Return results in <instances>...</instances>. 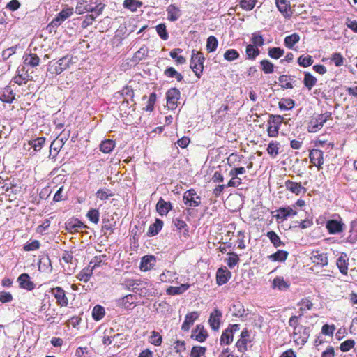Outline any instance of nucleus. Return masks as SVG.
I'll return each mask as SVG.
<instances>
[{"mask_svg": "<svg viewBox=\"0 0 357 357\" xmlns=\"http://www.w3.org/2000/svg\"><path fill=\"white\" fill-rule=\"evenodd\" d=\"M137 298V296L134 294H128L123 296L121 299V305L125 308H130V307L134 304L135 300Z\"/></svg>", "mask_w": 357, "mask_h": 357, "instance_id": "nucleus-56", "label": "nucleus"}, {"mask_svg": "<svg viewBox=\"0 0 357 357\" xmlns=\"http://www.w3.org/2000/svg\"><path fill=\"white\" fill-rule=\"evenodd\" d=\"M260 65L264 73L271 74L274 72V65L270 61L264 59L261 61Z\"/></svg>", "mask_w": 357, "mask_h": 357, "instance_id": "nucleus-53", "label": "nucleus"}, {"mask_svg": "<svg viewBox=\"0 0 357 357\" xmlns=\"http://www.w3.org/2000/svg\"><path fill=\"white\" fill-rule=\"evenodd\" d=\"M167 19L171 22L176 21L181 15V11L174 4H171L167 8Z\"/></svg>", "mask_w": 357, "mask_h": 357, "instance_id": "nucleus-23", "label": "nucleus"}, {"mask_svg": "<svg viewBox=\"0 0 357 357\" xmlns=\"http://www.w3.org/2000/svg\"><path fill=\"white\" fill-rule=\"evenodd\" d=\"M312 259L314 263L317 264V265H319L321 266H325L328 265V257L326 254L324 253H318L317 252L316 255H314L312 257Z\"/></svg>", "mask_w": 357, "mask_h": 357, "instance_id": "nucleus-38", "label": "nucleus"}, {"mask_svg": "<svg viewBox=\"0 0 357 357\" xmlns=\"http://www.w3.org/2000/svg\"><path fill=\"white\" fill-rule=\"evenodd\" d=\"M86 227H87L78 219L68 220L66 222V229L71 233L78 231L79 229Z\"/></svg>", "mask_w": 357, "mask_h": 357, "instance_id": "nucleus-21", "label": "nucleus"}, {"mask_svg": "<svg viewBox=\"0 0 357 357\" xmlns=\"http://www.w3.org/2000/svg\"><path fill=\"white\" fill-rule=\"evenodd\" d=\"M122 284L126 289L133 291V289L139 288L140 286H142L143 284L149 286V282L148 281H143L140 279L126 278L124 280L123 283Z\"/></svg>", "mask_w": 357, "mask_h": 357, "instance_id": "nucleus-18", "label": "nucleus"}, {"mask_svg": "<svg viewBox=\"0 0 357 357\" xmlns=\"http://www.w3.org/2000/svg\"><path fill=\"white\" fill-rule=\"evenodd\" d=\"M240 56L239 53L234 49H229L224 54V58L228 61H233Z\"/></svg>", "mask_w": 357, "mask_h": 357, "instance_id": "nucleus-58", "label": "nucleus"}, {"mask_svg": "<svg viewBox=\"0 0 357 357\" xmlns=\"http://www.w3.org/2000/svg\"><path fill=\"white\" fill-rule=\"evenodd\" d=\"M266 236L275 248L284 245V243L281 241L280 238L275 231H268Z\"/></svg>", "mask_w": 357, "mask_h": 357, "instance_id": "nucleus-48", "label": "nucleus"}, {"mask_svg": "<svg viewBox=\"0 0 357 357\" xmlns=\"http://www.w3.org/2000/svg\"><path fill=\"white\" fill-rule=\"evenodd\" d=\"M284 187L287 190L296 195L305 194L307 192V189L303 186L301 183H297L291 180H287L285 181Z\"/></svg>", "mask_w": 357, "mask_h": 357, "instance_id": "nucleus-10", "label": "nucleus"}, {"mask_svg": "<svg viewBox=\"0 0 357 357\" xmlns=\"http://www.w3.org/2000/svg\"><path fill=\"white\" fill-rule=\"evenodd\" d=\"M275 3L279 11L285 18H289L292 15L289 1L287 0H275Z\"/></svg>", "mask_w": 357, "mask_h": 357, "instance_id": "nucleus-17", "label": "nucleus"}, {"mask_svg": "<svg viewBox=\"0 0 357 357\" xmlns=\"http://www.w3.org/2000/svg\"><path fill=\"white\" fill-rule=\"evenodd\" d=\"M86 217L89 218V220L92 222L93 223L97 224L99 222V217L100 213L98 209L96 208H91L90 209L87 214Z\"/></svg>", "mask_w": 357, "mask_h": 357, "instance_id": "nucleus-62", "label": "nucleus"}, {"mask_svg": "<svg viewBox=\"0 0 357 357\" xmlns=\"http://www.w3.org/2000/svg\"><path fill=\"white\" fill-rule=\"evenodd\" d=\"M275 212L277 214L275 215V218L277 220H281L284 221L290 216H294L297 214V211L290 206L279 208Z\"/></svg>", "mask_w": 357, "mask_h": 357, "instance_id": "nucleus-12", "label": "nucleus"}, {"mask_svg": "<svg viewBox=\"0 0 357 357\" xmlns=\"http://www.w3.org/2000/svg\"><path fill=\"white\" fill-rule=\"evenodd\" d=\"M278 142H271L266 149L268 153L273 158L278 155Z\"/></svg>", "mask_w": 357, "mask_h": 357, "instance_id": "nucleus-57", "label": "nucleus"}, {"mask_svg": "<svg viewBox=\"0 0 357 357\" xmlns=\"http://www.w3.org/2000/svg\"><path fill=\"white\" fill-rule=\"evenodd\" d=\"M172 208V206L170 202H166L162 197L159 199L156 204V211L160 215H166Z\"/></svg>", "mask_w": 357, "mask_h": 357, "instance_id": "nucleus-20", "label": "nucleus"}, {"mask_svg": "<svg viewBox=\"0 0 357 357\" xmlns=\"http://www.w3.org/2000/svg\"><path fill=\"white\" fill-rule=\"evenodd\" d=\"M208 334L207 331L202 324L196 326L192 331L191 338L198 341L199 342H204L208 337Z\"/></svg>", "mask_w": 357, "mask_h": 357, "instance_id": "nucleus-11", "label": "nucleus"}, {"mask_svg": "<svg viewBox=\"0 0 357 357\" xmlns=\"http://www.w3.org/2000/svg\"><path fill=\"white\" fill-rule=\"evenodd\" d=\"M190 286L188 284H182L179 287L171 286L167 289L166 293L171 296L180 295L186 291L190 288Z\"/></svg>", "mask_w": 357, "mask_h": 357, "instance_id": "nucleus-28", "label": "nucleus"}, {"mask_svg": "<svg viewBox=\"0 0 357 357\" xmlns=\"http://www.w3.org/2000/svg\"><path fill=\"white\" fill-rule=\"evenodd\" d=\"M163 226V221L157 218L153 224H151L148 229L147 236H154L157 235L162 229Z\"/></svg>", "mask_w": 357, "mask_h": 357, "instance_id": "nucleus-27", "label": "nucleus"}, {"mask_svg": "<svg viewBox=\"0 0 357 357\" xmlns=\"http://www.w3.org/2000/svg\"><path fill=\"white\" fill-rule=\"evenodd\" d=\"M105 8V4L100 0H78L75 6V13L82 15L84 13H94L96 16L100 15Z\"/></svg>", "mask_w": 357, "mask_h": 357, "instance_id": "nucleus-1", "label": "nucleus"}, {"mask_svg": "<svg viewBox=\"0 0 357 357\" xmlns=\"http://www.w3.org/2000/svg\"><path fill=\"white\" fill-rule=\"evenodd\" d=\"M218 45V39L214 36H210L206 41V50L208 52H215Z\"/></svg>", "mask_w": 357, "mask_h": 357, "instance_id": "nucleus-51", "label": "nucleus"}, {"mask_svg": "<svg viewBox=\"0 0 357 357\" xmlns=\"http://www.w3.org/2000/svg\"><path fill=\"white\" fill-rule=\"evenodd\" d=\"M298 331L293 333L294 341L297 344L304 345L308 340L310 335V328L309 326H301L298 328Z\"/></svg>", "mask_w": 357, "mask_h": 357, "instance_id": "nucleus-6", "label": "nucleus"}, {"mask_svg": "<svg viewBox=\"0 0 357 357\" xmlns=\"http://www.w3.org/2000/svg\"><path fill=\"white\" fill-rule=\"evenodd\" d=\"M73 8L68 7L60 11L56 15V16H58L63 22H64L73 14Z\"/></svg>", "mask_w": 357, "mask_h": 357, "instance_id": "nucleus-63", "label": "nucleus"}, {"mask_svg": "<svg viewBox=\"0 0 357 357\" xmlns=\"http://www.w3.org/2000/svg\"><path fill=\"white\" fill-rule=\"evenodd\" d=\"M290 287V283L286 281L282 276H276L271 284V287L273 289H278L279 291H287Z\"/></svg>", "mask_w": 357, "mask_h": 357, "instance_id": "nucleus-19", "label": "nucleus"}, {"mask_svg": "<svg viewBox=\"0 0 357 357\" xmlns=\"http://www.w3.org/2000/svg\"><path fill=\"white\" fill-rule=\"evenodd\" d=\"M310 162L315 165L318 169L322 168L324 164V152L319 149H314L309 154Z\"/></svg>", "mask_w": 357, "mask_h": 357, "instance_id": "nucleus-8", "label": "nucleus"}, {"mask_svg": "<svg viewBox=\"0 0 357 357\" xmlns=\"http://www.w3.org/2000/svg\"><path fill=\"white\" fill-rule=\"evenodd\" d=\"M149 342L155 346H160L162 344V337L158 332L153 331L149 337Z\"/></svg>", "mask_w": 357, "mask_h": 357, "instance_id": "nucleus-61", "label": "nucleus"}, {"mask_svg": "<svg viewBox=\"0 0 357 357\" xmlns=\"http://www.w3.org/2000/svg\"><path fill=\"white\" fill-rule=\"evenodd\" d=\"M183 50L181 48H175L169 52L170 56L175 60L177 64H184L186 62V59L183 56H178V53H181Z\"/></svg>", "mask_w": 357, "mask_h": 357, "instance_id": "nucleus-40", "label": "nucleus"}, {"mask_svg": "<svg viewBox=\"0 0 357 357\" xmlns=\"http://www.w3.org/2000/svg\"><path fill=\"white\" fill-rule=\"evenodd\" d=\"M164 75L168 78H175L178 82L183 79V76L173 67H167L164 71Z\"/></svg>", "mask_w": 357, "mask_h": 357, "instance_id": "nucleus-35", "label": "nucleus"}, {"mask_svg": "<svg viewBox=\"0 0 357 357\" xmlns=\"http://www.w3.org/2000/svg\"><path fill=\"white\" fill-rule=\"evenodd\" d=\"M17 282L20 288L28 291L33 290L36 287L35 284L31 280L28 273L21 274L17 278Z\"/></svg>", "mask_w": 357, "mask_h": 357, "instance_id": "nucleus-14", "label": "nucleus"}, {"mask_svg": "<svg viewBox=\"0 0 357 357\" xmlns=\"http://www.w3.org/2000/svg\"><path fill=\"white\" fill-rule=\"evenodd\" d=\"M284 50L277 47H270L268 52V56L274 59H278L284 54Z\"/></svg>", "mask_w": 357, "mask_h": 357, "instance_id": "nucleus-54", "label": "nucleus"}, {"mask_svg": "<svg viewBox=\"0 0 357 357\" xmlns=\"http://www.w3.org/2000/svg\"><path fill=\"white\" fill-rule=\"evenodd\" d=\"M279 83L282 89H293L292 82H294V77L291 75H282L278 77Z\"/></svg>", "mask_w": 357, "mask_h": 357, "instance_id": "nucleus-29", "label": "nucleus"}, {"mask_svg": "<svg viewBox=\"0 0 357 357\" xmlns=\"http://www.w3.org/2000/svg\"><path fill=\"white\" fill-rule=\"evenodd\" d=\"M283 119V117L280 115L269 114L267 128L268 137H275L278 136Z\"/></svg>", "mask_w": 357, "mask_h": 357, "instance_id": "nucleus-3", "label": "nucleus"}, {"mask_svg": "<svg viewBox=\"0 0 357 357\" xmlns=\"http://www.w3.org/2000/svg\"><path fill=\"white\" fill-rule=\"evenodd\" d=\"M206 348L202 346L192 347L190 352V357H201L205 354Z\"/></svg>", "mask_w": 357, "mask_h": 357, "instance_id": "nucleus-59", "label": "nucleus"}, {"mask_svg": "<svg viewBox=\"0 0 357 357\" xmlns=\"http://www.w3.org/2000/svg\"><path fill=\"white\" fill-rule=\"evenodd\" d=\"M313 61H313L312 56L310 55H307V56L301 55L298 59V63L299 64V66L304 67V68L308 67V66H310L311 65H312Z\"/></svg>", "mask_w": 357, "mask_h": 357, "instance_id": "nucleus-55", "label": "nucleus"}, {"mask_svg": "<svg viewBox=\"0 0 357 357\" xmlns=\"http://www.w3.org/2000/svg\"><path fill=\"white\" fill-rule=\"evenodd\" d=\"M174 225L178 229H184L183 235L188 236L189 232V228L185 221L178 218L173 219Z\"/></svg>", "mask_w": 357, "mask_h": 357, "instance_id": "nucleus-52", "label": "nucleus"}, {"mask_svg": "<svg viewBox=\"0 0 357 357\" xmlns=\"http://www.w3.org/2000/svg\"><path fill=\"white\" fill-rule=\"evenodd\" d=\"M260 54V51L257 47L252 44H248L246 46L245 54L246 59L250 60H255L256 57Z\"/></svg>", "mask_w": 357, "mask_h": 357, "instance_id": "nucleus-31", "label": "nucleus"}, {"mask_svg": "<svg viewBox=\"0 0 357 357\" xmlns=\"http://www.w3.org/2000/svg\"><path fill=\"white\" fill-rule=\"evenodd\" d=\"M231 277V273L226 267L218 269L216 273V282L219 286L226 284Z\"/></svg>", "mask_w": 357, "mask_h": 357, "instance_id": "nucleus-13", "label": "nucleus"}, {"mask_svg": "<svg viewBox=\"0 0 357 357\" xmlns=\"http://www.w3.org/2000/svg\"><path fill=\"white\" fill-rule=\"evenodd\" d=\"M155 30L158 35L163 40H167L169 39V33L167 30V26L165 23H160L155 26Z\"/></svg>", "mask_w": 357, "mask_h": 357, "instance_id": "nucleus-46", "label": "nucleus"}, {"mask_svg": "<svg viewBox=\"0 0 357 357\" xmlns=\"http://www.w3.org/2000/svg\"><path fill=\"white\" fill-rule=\"evenodd\" d=\"M326 228L330 234H337L342 232L345 228V224L338 215L337 219H331L326 222Z\"/></svg>", "mask_w": 357, "mask_h": 357, "instance_id": "nucleus-4", "label": "nucleus"}, {"mask_svg": "<svg viewBox=\"0 0 357 357\" xmlns=\"http://www.w3.org/2000/svg\"><path fill=\"white\" fill-rule=\"evenodd\" d=\"M123 6L124 8L135 12L142 6V2L138 0H124Z\"/></svg>", "mask_w": 357, "mask_h": 357, "instance_id": "nucleus-39", "label": "nucleus"}, {"mask_svg": "<svg viewBox=\"0 0 357 357\" xmlns=\"http://www.w3.org/2000/svg\"><path fill=\"white\" fill-rule=\"evenodd\" d=\"M183 201L185 205H188L190 207H197L201 204V197L197 195L194 189H190L183 194Z\"/></svg>", "mask_w": 357, "mask_h": 357, "instance_id": "nucleus-7", "label": "nucleus"}, {"mask_svg": "<svg viewBox=\"0 0 357 357\" xmlns=\"http://www.w3.org/2000/svg\"><path fill=\"white\" fill-rule=\"evenodd\" d=\"M229 332L231 331L227 329L222 332L220 340L221 345H229L232 342L234 336Z\"/></svg>", "mask_w": 357, "mask_h": 357, "instance_id": "nucleus-49", "label": "nucleus"}, {"mask_svg": "<svg viewBox=\"0 0 357 357\" xmlns=\"http://www.w3.org/2000/svg\"><path fill=\"white\" fill-rule=\"evenodd\" d=\"M317 81V78L315 77H314L310 73L305 72L303 84H304V86L308 90L312 89V88L316 84Z\"/></svg>", "mask_w": 357, "mask_h": 357, "instance_id": "nucleus-34", "label": "nucleus"}, {"mask_svg": "<svg viewBox=\"0 0 357 357\" xmlns=\"http://www.w3.org/2000/svg\"><path fill=\"white\" fill-rule=\"evenodd\" d=\"M15 99V94L8 86L5 87L3 92L0 94V100L3 102L12 103Z\"/></svg>", "mask_w": 357, "mask_h": 357, "instance_id": "nucleus-26", "label": "nucleus"}, {"mask_svg": "<svg viewBox=\"0 0 357 357\" xmlns=\"http://www.w3.org/2000/svg\"><path fill=\"white\" fill-rule=\"evenodd\" d=\"M325 123V119H323L319 116V115H318L317 117L310 120L308 126V131L311 132H316L324 126Z\"/></svg>", "mask_w": 357, "mask_h": 357, "instance_id": "nucleus-24", "label": "nucleus"}, {"mask_svg": "<svg viewBox=\"0 0 357 357\" xmlns=\"http://www.w3.org/2000/svg\"><path fill=\"white\" fill-rule=\"evenodd\" d=\"M72 57L66 55L61 58L56 63L59 65L58 68H60L63 71L70 66L71 63Z\"/></svg>", "mask_w": 357, "mask_h": 357, "instance_id": "nucleus-60", "label": "nucleus"}, {"mask_svg": "<svg viewBox=\"0 0 357 357\" xmlns=\"http://www.w3.org/2000/svg\"><path fill=\"white\" fill-rule=\"evenodd\" d=\"M347 255L344 254L341 255L337 259L336 264L341 273L344 275L347 274L348 263L346 259Z\"/></svg>", "mask_w": 357, "mask_h": 357, "instance_id": "nucleus-33", "label": "nucleus"}, {"mask_svg": "<svg viewBox=\"0 0 357 357\" xmlns=\"http://www.w3.org/2000/svg\"><path fill=\"white\" fill-rule=\"evenodd\" d=\"M155 261L156 259L154 256L146 255L141 260L140 269L143 271L150 270L154 266Z\"/></svg>", "mask_w": 357, "mask_h": 357, "instance_id": "nucleus-22", "label": "nucleus"}, {"mask_svg": "<svg viewBox=\"0 0 357 357\" xmlns=\"http://www.w3.org/2000/svg\"><path fill=\"white\" fill-rule=\"evenodd\" d=\"M107 259V256L106 255H101L99 256H95L93 257L91 261L89 262V266H91V268H93V271L98 268L102 266L103 264H105V261Z\"/></svg>", "mask_w": 357, "mask_h": 357, "instance_id": "nucleus-30", "label": "nucleus"}, {"mask_svg": "<svg viewBox=\"0 0 357 357\" xmlns=\"http://www.w3.org/2000/svg\"><path fill=\"white\" fill-rule=\"evenodd\" d=\"M181 97V91L176 87L167 90L166 92L167 105L169 109H175L178 106V100Z\"/></svg>", "mask_w": 357, "mask_h": 357, "instance_id": "nucleus-5", "label": "nucleus"}, {"mask_svg": "<svg viewBox=\"0 0 357 357\" xmlns=\"http://www.w3.org/2000/svg\"><path fill=\"white\" fill-rule=\"evenodd\" d=\"M199 317V313L197 311L188 313L185 317V320L181 326V329L184 332H188Z\"/></svg>", "mask_w": 357, "mask_h": 357, "instance_id": "nucleus-16", "label": "nucleus"}, {"mask_svg": "<svg viewBox=\"0 0 357 357\" xmlns=\"http://www.w3.org/2000/svg\"><path fill=\"white\" fill-rule=\"evenodd\" d=\"M46 139L43 137H37L34 139L30 140L29 144L33 149V151L37 152L39 151L43 145L45 144Z\"/></svg>", "mask_w": 357, "mask_h": 357, "instance_id": "nucleus-45", "label": "nucleus"}, {"mask_svg": "<svg viewBox=\"0 0 357 357\" xmlns=\"http://www.w3.org/2000/svg\"><path fill=\"white\" fill-rule=\"evenodd\" d=\"M115 147V142L112 139H105L100 145V150L104 153H111Z\"/></svg>", "mask_w": 357, "mask_h": 357, "instance_id": "nucleus-37", "label": "nucleus"}, {"mask_svg": "<svg viewBox=\"0 0 357 357\" xmlns=\"http://www.w3.org/2000/svg\"><path fill=\"white\" fill-rule=\"evenodd\" d=\"M204 61L205 57L202 52L192 50L190 68L198 78H200L202 75Z\"/></svg>", "mask_w": 357, "mask_h": 357, "instance_id": "nucleus-2", "label": "nucleus"}, {"mask_svg": "<svg viewBox=\"0 0 357 357\" xmlns=\"http://www.w3.org/2000/svg\"><path fill=\"white\" fill-rule=\"evenodd\" d=\"M93 274V268L91 266H88L83 268L77 275V278L84 282H86L89 280L90 278Z\"/></svg>", "mask_w": 357, "mask_h": 357, "instance_id": "nucleus-32", "label": "nucleus"}, {"mask_svg": "<svg viewBox=\"0 0 357 357\" xmlns=\"http://www.w3.org/2000/svg\"><path fill=\"white\" fill-rule=\"evenodd\" d=\"M257 0H241L239 5L245 10H251L254 8Z\"/></svg>", "mask_w": 357, "mask_h": 357, "instance_id": "nucleus-64", "label": "nucleus"}, {"mask_svg": "<svg viewBox=\"0 0 357 357\" xmlns=\"http://www.w3.org/2000/svg\"><path fill=\"white\" fill-rule=\"evenodd\" d=\"M300 40V36L297 33H293L285 37L284 43L285 46L289 49H292L295 44Z\"/></svg>", "mask_w": 357, "mask_h": 357, "instance_id": "nucleus-41", "label": "nucleus"}, {"mask_svg": "<svg viewBox=\"0 0 357 357\" xmlns=\"http://www.w3.org/2000/svg\"><path fill=\"white\" fill-rule=\"evenodd\" d=\"M356 224L355 222H351L350 225L349 235L347 237L343 242L353 244L357 241V230L355 229Z\"/></svg>", "mask_w": 357, "mask_h": 357, "instance_id": "nucleus-36", "label": "nucleus"}, {"mask_svg": "<svg viewBox=\"0 0 357 357\" xmlns=\"http://www.w3.org/2000/svg\"><path fill=\"white\" fill-rule=\"evenodd\" d=\"M105 314V308L100 305H96L92 311V317L94 320L96 321H100L101 320Z\"/></svg>", "mask_w": 357, "mask_h": 357, "instance_id": "nucleus-44", "label": "nucleus"}, {"mask_svg": "<svg viewBox=\"0 0 357 357\" xmlns=\"http://www.w3.org/2000/svg\"><path fill=\"white\" fill-rule=\"evenodd\" d=\"M40 59L36 54L30 53L24 56V63L32 67H36L39 65Z\"/></svg>", "mask_w": 357, "mask_h": 357, "instance_id": "nucleus-43", "label": "nucleus"}, {"mask_svg": "<svg viewBox=\"0 0 357 357\" xmlns=\"http://www.w3.org/2000/svg\"><path fill=\"white\" fill-rule=\"evenodd\" d=\"M65 142H62V139H54L50 146V155L49 157L52 158H54L59 153V151L64 145Z\"/></svg>", "mask_w": 357, "mask_h": 357, "instance_id": "nucleus-25", "label": "nucleus"}, {"mask_svg": "<svg viewBox=\"0 0 357 357\" xmlns=\"http://www.w3.org/2000/svg\"><path fill=\"white\" fill-rule=\"evenodd\" d=\"M295 105L294 100L291 98H282L278 104L279 108L281 110H289Z\"/></svg>", "mask_w": 357, "mask_h": 357, "instance_id": "nucleus-47", "label": "nucleus"}, {"mask_svg": "<svg viewBox=\"0 0 357 357\" xmlns=\"http://www.w3.org/2000/svg\"><path fill=\"white\" fill-rule=\"evenodd\" d=\"M51 293L54 295L58 305L63 307L68 304V299L66 295V291L60 287L52 289Z\"/></svg>", "mask_w": 357, "mask_h": 357, "instance_id": "nucleus-9", "label": "nucleus"}, {"mask_svg": "<svg viewBox=\"0 0 357 357\" xmlns=\"http://www.w3.org/2000/svg\"><path fill=\"white\" fill-rule=\"evenodd\" d=\"M288 255L289 252L287 251L278 250L277 252L270 255L269 259L273 261H284Z\"/></svg>", "mask_w": 357, "mask_h": 357, "instance_id": "nucleus-42", "label": "nucleus"}, {"mask_svg": "<svg viewBox=\"0 0 357 357\" xmlns=\"http://www.w3.org/2000/svg\"><path fill=\"white\" fill-rule=\"evenodd\" d=\"M251 42L252 45H254L257 47H262L264 44V38L259 31L254 32L252 34Z\"/></svg>", "mask_w": 357, "mask_h": 357, "instance_id": "nucleus-50", "label": "nucleus"}, {"mask_svg": "<svg viewBox=\"0 0 357 357\" xmlns=\"http://www.w3.org/2000/svg\"><path fill=\"white\" fill-rule=\"evenodd\" d=\"M222 317V312L217 308H215L211 313L208 323L211 328L215 331H218L220 325V317Z\"/></svg>", "mask_w": 357, "mask_h": 357, "instance_id": "nucleus-15", "label": "nucleus"}]
</instances>
